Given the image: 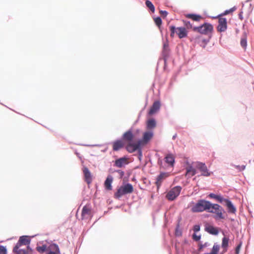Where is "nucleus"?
<instances>
[{
    "instance_id": "1",
    "label": "nucleus",
    "mask_w": 254,
    "mask_h": 254,
    "mask_svg": "<svg viewBox=\"0 0 254 254\" xmlns=\"http://www.w3.org/2000/svg\"><path fill=\"white\" fill-rule=\"evenodd\" d=\"M153 137V133L147 131L144 133L142 140H138L136 144H130L127 147V151L129 153H132L140 148L141 145L146 144Z\"/></svg>"
},
{
    "instance_id": "2",
    "label": "nucleus",
    "mask_w": 254,
    "mask_h": 254,
    "mask_svg": "<svg viewBox=\"0 0 254 254\" xmlns=\"http://www.w3.org/2000/svg\"><path fill=\"white\" fill-rule=\"evenodd\" d=\"M210 206V202L204 199L199 200L191 208V211L193 213L200 212L204 210H208L209 206Z\"/></svg>"
},
{
    "instance_id": "3",
    "label": "nucleus",
    "mask_w": 254,
    "mask_h": 254,
    "mask_svg": "<svg viewBox=\"0 0 254 254\" xmlns=\"http://www.w3.org/2000/svg\"><path fill=\"white\" fill-rule=\"evenodd\" d=\"M133 191V188L130 184H127L125 185L121 186L115 193L114 196L116 198H120L123 195L131 193Z\"/></svg>"
},
{
    "instance_id": "4",
    "label": "nucleus",
    "mask_w": 254,
    "mask_h": 254,
    "mask_svg": "<svg viewBox=\"0 0 254 254\" xmlns=\"http://www.w3.org/2000/svg\"><path fill=\"white\" fill-rule=\"evenodd\" d=\"M207 211L210 213H215L216 215L214 218L215 219H223L224 216L223 214V209L221 206L217 204H212L210 203V206H209Z\"/></svg>"
},
{
    "instance_id": "5",
    "label": "nucleus",
    "mask_w": 254,
    "mask_h": 254,
    "mask_svg": "<svg viewBox=\"0 0 254 254\" xmlns=\"http://www.w3.org/2000/svg\"><path fill=\"white\" fill-rule=\"evenodd\" d=\"M213 30V27L212 25L208 23H204L200 26L193 27V31L197 32L204 35L211 34Z\"/></svg>"
},
{
    "instance_id": "6",
    "label": "nucleus",
    "mask_w": 254,
    "mask_h": 254,
    "mask_svg": "<svg viewBox=\"0 0 254 254\" xmlns=\"http://www.w3.org/2000/svg\"><path fill=\"white\" fill-rule=\"evenodd\" d=\"M171 31L170 36L174 37L176 33L180 39H182L187 37L188 31L186 28L183 27H179L176 28L174 26H171L170 27Z\"/></svg>"
},
{
    "instance_id": "7",
    "label": "nucleus",
    "mask_w": 254,
    "mask_h": 254,
    "mask_svg": "<svg viewBox=\"0 0 254 254\" xmlns=\"http://www.w3.org/2000/svg\"><path fill=\"white\" fill-rule=\"evenodd\" d=\"M182 188L180 186H176L171 189L167 193L166 197L169 200H174L180 194Z\"/></svg>"
},
{
    "instance_id": "8",
    "label": "nucleus",
    "mask_w": 254,
    "mask_h": 254,
    "mask_svg": "<svg viewBox=\"0 0 254 254\" xmlns=\"http://www.w3.org/2000/svg\"><path fill=\"white\" fill-rule=\"evenodd\" d=\"M134 138V135L133 134L132 131L131 129H129L123 134L122 139L124 141L127 143V145L126 146L127 150V146L129 144H136V142H133Z\"/></svg>"
},
{
    "instance_id": "9",
    "label": "nucleus",
    "mask_w": 254,
    "mask_h": 254,
    "mask_svg": "<svg viewBox=\"0 0 254 254\" xmlns=\"http://www.w3.org/2000/svg\"><path fill=\"white\" fill-rule=\"evenodd\" d=\"M217 18L218 19V24L217 27V30L219 32H225L227 28V22L225 18L218 15Z\"/></svg>"
},
{
    "instance_id": "10",
    "label": "nucleus",
    "mask_w": 254,
    "mask_h": 254,
    "mask_svg": "<svg viewBox=\"0 0 254 254\" xmlns=\"http://www.w3.org/2000/svg\"><path fill=\"white\" fill-rule=\"evenodd\" d=\"M31 241L30 238L27 236L20 237L15 247L21 248L22 246L29 245Z\"/></svg>"
},
{
    "instance_id": "11",
    "label": "nucleus",
    "mask_w": 254,
    "mask_h": 254,
    "mask_svg": "<svg viewBox=\"0 0 254 254\" xmlns=\"http://www.w3.org/2000/svg\"><path fill=\"white\" fill-rule=\"evenodd\" d=\"M196 168L201 172V175L204 176H209L210 173L208 172L207 168L205 164L198 162L197 163Z\"/></svg>"
},
{
    "instance_id": "12",
    "label": "nucleus",
    "mask_w": 254,
    "mask_h": 254,
    "mask_svg": "<svg viewBox=\"0 0 254 254\" xmlns=\"http://www.w3.org/2000/svg\"><path fill=\"white\" fill-rule=\"evenodd\" d=\"M91 216V209L89 205L84 206L82 210L81 217L82 219H88Z\"/></svg>"
},
{
    "instance_id": "13",
    "label": "nucleus",
    "mask_w": 254,
    "mask_h": 254,
    "mask_svg": "<svg viewBox=\"0 0 254 254\" xmlns=\"http://www.w3.org/2000/svg\"><path fill=\"white\" fill-rule=\"evenodd\" d=\"M83 172L84 174V177L85 181L89 185L92 181V178L91 174L87 167H84L83 168Z\"/></svg>"
},
{
    "instance_id": "14",
    "label": "nucleus",
    "mask_w": 254,
    "mask_h": 254,
    "mask_svg": "<svg viewBox=\"0 0 254 254\" xmlns=\"http://www.w3.org/2000/svg\"><path fill=\"white\" fill-rule=\"evenodd\" d=\"M160 108V103L158 101L154 102L151 107L150 109L148 112L149 115H152L156 113Z\"/></svg>"
},
{
    "instance_id": "15",
    "label": "nucleus",
    "mask_w": 254,
    "mask_h": 254,
    "mask_svg": "<svg viewBox=\"0 0 254 254\" xmlns=\"http://www.w3.org/2000/svg\"><path fill=\"white\" fill-rule=\"evenodd\" d=\"M223 201H225L226 203V205L227 207L228 212L231 213H235L236 211V209L235 207L233 205L231 201L228 199L224 198Z\"/></svg>"
},
{
    "instance_id": "16",
    "label": "nucleus",
    "mask_w": 254,
    "mask_h": 254,
    "mask_svg": "<svg viewBox=\"0 0 254 254\" xmlns=\"http://www.w3.org/2000/svg\"><path fill=\"white\" fill-rule=\"evenodd\" d=\"M124 146V143L123 140H117L113 142V150L114 151H118Z\"/></svg>"
},
{
    "instance_id": "17",
    "label": "nucleus",
    "mask_w": 254,
    "mask_h": 254,
    "mask_svg": "<svg viewBox=\"0 0 254 254\" xmlns=\"http://www.w3.org/2000/svg\"><path fill=\"white\" fill-rule=\"evenodd\" d=\"M127 163L128 161L127 158L125 157H122L115 161V165L117 167L121 168L124 165L127 164Z\"/></svg>"
},
{
    "instance_id": "18",
    "label": "nucleus",
    "mask_w": 254,
    "mask_h": 254,
    "mask_svg": "<svg viewBox=\"0 0 254 254\" xmlns=\"http://www.w3.org/2000/svg\"><path fill=\"white\" fill-rule=\"evenodd\" d=\"M165 161L169 165L173 167L175 163V156L172 154H168L165 157Z\"/></svg>"
},
{
    "instance_id": "19",
    "label": "nucleus",
    "mask_w": 254,
    "mask_h": 254,
    "mask_svg": "<svg viewBox=\"0 0 254 254\" xmlns=\"http://www.w3.org/2000/svg\"><path fill=\"white\" fill-rule=\"evenodd\" d=\"M113 181V178L111 176H108L104 183V186L106 190H112V183Z\"/></svg>"
},
{
    "instance_id": "20",
    "label": "nucleus",
    "mask_w": 254,
    "mask_h": 254,
    "mask_svg": "<svg viewBox=\"0 0 254 254\" xmlns=\"http://www.w3.org/2000/svg\"><path fill=\"white\" fill-rule=\"evenodd\" d=\"M167 177L168 175L166 173H161L157 177L156 184L157 185L158 187H159L161 185L162 180Z\"/></svg>"
},
{
    "instance_id": "21",
    "label": "nucleus",
    "mask_w": 254,
    "mask_h": 254,
    "mask_svg": "<svg viewBox=\"0 0 254 254\" xmlns=\"http://www.w3.org/2000/svg\"><path fill=\"white\" fill-rule=\"evenodd\" d=\"M205 229L207 232L211 234L217 235L218 233V229L212 226H208L205 227Z\"/></svg>"
},
{
    "instance_id": "22",
    "label": "nucleus",
    "mask_w": 254,
    "mask_h": 254,
    "mask_svg": "<svg viewBox=\"0 0 254 254\" xmlns=\"http://www.w3.org/2000/svg\"><path fill=\"white\" fill-rule=\"evenodd\" d=\"M14 254H30L25 250L21 249L20 247L14 246L12 250Z\"/></svg>"
},
{
    "instance_id": "23",
    "label": "nucleus",
    "mask_w": 254,
    "mask_h": 254,
    "mask_svg": "<svg viewBox=\"0 0 254 254\" xmlns=\"http://www.w3.org/2000/svg\"><path fill=\"white\" fill-rule=\"evenodd\" d=\"M186 17L195 21H199L202 18L201 16L195 14H188Z\"/></svg>"
},
{
    "instance_id": "24",
    "label": "nucleus",
    "mask_w": 254,
    "mask_h": 254,
    "mask_svg": "<svg viewBox=\"0 0 254 254\" xmlns=\"http://www.w3.org/2000/svg\"><path fill=\"white\" fill-rule=\"evenodd\" d=\"M229 239L227 237H224L222 239V248L223 249V253H225L227 251Z\"/></svg>"
},
{
    "instance_id": "25",
    "label": "nucleus",
    "mask_w": 254,
    "mask_h": 254,
    "mask_svg": "<svg viewBox=\"0 0 254 254\" xmlns=\"http://www.w3.org/2000/svg\"><path fill=\"white\" fill-rule=\"evenodd\" d=\"M156 126V123L154 119H151L147 122V128L148 129H152L155 127Z\"/></svg>"
},
{
    "instance_id": "26",
    "label": "nucleus",
    "mask_w": 254,
    "mask_h": 254,
    "mask_svg": "<svg viewBox=\"0 0 254 254\" xmlns=\"http://www.w3.org/2000/svg\"><path fill=\"white\" fill-rule=\"evenodd\" d=\"M196 173L195 170L192 168V167H189L187 169L186 176H188L189 177H191L194 176Z\"/></svg>"
},
{
    "instance_id": "27",
    "label": "nucleus",
    "mask_w": 254,
    "mask_h": 254,
    "mask_svg": "<svg viewBox=\"0 0 254 254\" xmlns=\"http://www.w3.org/2000/svg\"><path fill=\"white\" fill-rule=\"evenodd\" d=\"M208 196L210 198H214V199L217 200L220 202H222V201H223V200H224V198L221 195H216V194H215L214 193H210L208 195Z\"/></svg>"
},
{
    "instance_id": "28",
    "label": "nucleus",
    "mask_w": 254,
    "mask_h": 254,
    "mask_svg": "<svg viewBox=\"0 0 254 254\" xmlns=\"http://www.w3.org/2000/svg\"><path fill=\"white\" fill-rule=\"evenodd\" d=\"M236 9H237L236 7L234 6L228 10H225L223 13L220 14L219 15L222 17L223 16L232 13L234 11H235L236 10Z\"/></svg>"
},
{
    "instance_id": "29",
    "label": "nucleus",
    "mask_w": 254,
    "mask_h": 254,
    "mask_svg": "<svg viewBox=\"0 0 254 254\" xmlns=\"http://www.w3.org/2000/svg\"><path fill=\"white\" fill-rule=\"evenodd\" d=\"M146 6L150 9L152 12H154L155 7L152 3L149 0H146L145 1Z\"/></svg>"
},
{
    "instance_id": "30",
    "label": "nucleus",
    "mask_w": 254,
    "mask_h": 254,
    "mask_svg": "<svg viewBox=\"0 0 254 254\" xmlns=\"http://www.w3.org/2000/svg\"><path fill=\"white\" fill-rule=\"evenodd\" d=\"M47 246L42 245V246H38L36 247V250L40 253H43L46 251Z\"/></svg>"
},
{
    "instance_id": "31",
    "label": "nucleus",
    "mask_w": 254,
    "mask_h": 254,
    "mask_svg": "<svg viewBox=\"0 0 254 254\" xmlns=\"http://www.w3.org/2000/svg\"><path fill=\"white\" fill-rule=\"evenodd\" d=\"M241 46L246 49L247 45V41L246 36L245 35L244 37L242 38L241 40Z\"/></svg>"
},
{
    "instance_id": "32",
    "label": "nucleus",
    "mask_w": 254,
    "mask_h": 254,
    "mask_svg": "<svg viewBox=\"0 0 254 254\" xmlns=\"http://www.w3.org/2000/svg\"><path fill=\"white\" fill-rule=\"evenodd\" d=\"M154 22L156 24V25L158 27H160V26L162 24V20L160 17H158L155 18H154Z\"/></svg>"
},
{
    "instance_id": "33",
    "label": "nucleus",
    "mask_w": 254,
    "mask_h": 254,
    "mask_svg": "<svg viewBox=\"0 0 254 254\" xmlns=\"http://www.w3.org/2000/svg\"><path fill=\"white\" fill-rule=\"evenodd\" d=\"M183 22H184V25H185V26L186 27V28L187 29L192 28L193 29V27H192V24L190 23V21H187V20H184Z\"/></svg>"
},
{
    "instance_id": "34",
    "label": "nucleus",
    "mask_w": 254,
    "mask_h": 254,
    "mask_svg": "<svg viewBox=\"0 0 254 254\" xmlns=\"http://www.w3.org/2000/svg\"><path fill=\"white\" fill-rule=\"evenodd\" d=\"M246 166L245 165H243L242 166H240V165H235L234 166L235 168H236L237 169H238L239 171H242L246 169Z\"/></svg>"
},
{
    "instance_id": "35",
    "label": "nucleus",
    "mask_w": 254,
    "mask_h": 254,
    "mask_svg": "<svg viewBox=\"0 0 254 254\" xmlns=\"http://www.w3.org/2000/svg\"><path fill=\"white\" fill-rule=\"evenodd\" d=\"M0 254H7L6 249L4 246H0Z\"/></svg>"
},
{
    "instance_id": "36",
    "label": "nucleus",
    "mask_w": 254,
    "mask_h": 254,
    "mask_svg": "<svg viewBox=\"0 0 254 254\" xmlns=\"http://www.w3.org/2000/svg\"><path fill=\"white\" fill-rule=\"evenodd\" d=\"M193 239L195 241H198L200 239V236L193 234L192 235Z\"/></svg>"
},
{
    "instance_id": "37",
    "label": "nucleus",
    "mask_w": 254,
    "mask_h": 254,
    "mask_svg": "<svg viewBox=\"0 0 254 254\" xmlns=\"http://www.w3.org/2000/svg\"><path fill=\"white\" fill-rule=\"evenodd\" d=\"M160 13L162 15V16L165 17L168 15V12L166 11L160 10Z\"/></svg>"
},
{
    "instance_id": "38",
    "label": "nucleus",
    "mask_w": 254,
    "mask_h": 254,
    "mask_svg": "<svg viewBox=\"0 0 254 254\" xmlns=\"http://www.w3.org/2000/svg\"><path fill=\"white\" fill-rule=\"evenodd\" d=\"M200 230V226L199 225H195L193 227V231L197 232Z\"/></svg>"
},
{
    "instance_id": "39",
    "label": "nucleus",
    "mask_w": 254,
    "mask_h": 254,
    "mask_svg": "<svg viewBox=\"0 0 254 254\" xmlns=\"http://www.w3.org/2000/svg\"><path fill=\"white\" fill-rule=\"evenodd\" d=\"M241 247V244H240L239 245H238L237 246V247L236 248V250H235L236 254H239V251H240V249Z\"/></svg>"
},
{
    "instance_id": "40",
    "label": "nucleus",
    "mask_w": 254,
    "mask_h": 254,
    "mask_svg": "<svg viewBox=\"0 0 254 254\" xmlns=\"http://www.w3.org/2000/svg\"><path fill=\"white\" fill-rule=\"evenodd\" d=\"M25 250L28 252L29 254H32L33 250L28 245L27 247V250Z\"/></svg>"
},
{
    "instance_id": "41",
    "label": "nucleus",
    "mask_w": 254,
    "mask_h": 254,
    "mask_svg": "<svg viewBox=\"0 0 254 254\" xmlns=\"http://www.w3.org/2000/svg\"><path fill=\"white\" fill-rule=\"evenodd\" d=\"M53 246H54V247L55 248V249H56V251H57L58 253H59V248H58V246H57V245H54Z\"/></svg>"
},
{
    "instance_id": "42",
    "label": "nucleus",
    "mask_w": 254,
    "mask_h": 254,
    "mask_svg": "<svg viewBox=\"0 0 254 254\" xmlns=\"http://www.w3.org/2000/svg\"><path fill=\"white\" fill-rule=\"evenodd\" d=\"M176 235H177V236H180V235H181V232H179L178 231V230H176Z\"/></svg>"
},
{
    "instance_id": "43",
    "label": "nucleus",
    "mask_w": 254,
    "mask_h": 254,
    "mask_svg": "<svg viewBox=\"0 0 254 254\" xmlns=\"http://www.w3.org/2000/svg\"><path fill=\"white\" fill-rule=\"evenodd\" d=\"M48 254H57L54 252H50Z\"/></svg>"
},
{
    "instance_id": "44",
    "label": "nucleus",
    "mask_w": 254,
    "mask_h": 254,
    "mask_svg": "<svg viewBox=\"0 0 254 254\" xmlns=\"http://www.w3.org/2000/svg\"><path fill=\"white\" fill-rule=\"evenodd\" d=\"M176 135H177V134H175V135H174L173 136V139H175L176 138Z\"/></svg>"
},
{
    "instance_id": "45",
    "label": "nucleus",
    "mask_w": 254,
    "mask_h": 254,
    "mask_svg": "<svg viewBox=\"0 0 254 254\" xmlns=\"http://www.w3.org/2000/svg\"><path fill=\"white\" fill-rule=\"evenodd\" d=\"M253 163H254V159L253 160Z\"/></svg>"
}]
</instances>
